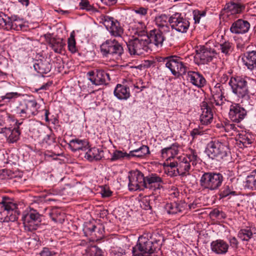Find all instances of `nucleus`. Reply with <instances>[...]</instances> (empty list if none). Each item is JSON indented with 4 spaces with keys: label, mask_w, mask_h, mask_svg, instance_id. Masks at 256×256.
Segmentation results:
<instances>
[{
    "label": "nucleus",
    "mask_w": 256,
    "mask_h": 256,
    "mask_svg": "<svg viewBox=\"0 0 256 256\" xmlns=\"http://www.w3.org/2000/svg\"><path fill=\"white\" fill-rule=\"evenodd\" d=\"M229 84L232 92L240 98L247 99L249 94H254L256 92V81L254 80L247 82L240 76L231 78Z\"/></svg>",
    "instance_id": "nucleus-1"
},
{
    "label": "nucleus",
    "mask_w": 256,
    "mask_h": 256,
    "mask_svg": "<svg viewBox=\"0 0 256 256\" xmlns=\"http://www.w3.org/2000/svg\"><path fill=\"white\" fill-rule=\"evenodd\" d=\"M162 245L160 239L150 237L140 236L136 244L132 248L133 256H150Z\"/></svg>",
    "instance_id": "nucleus-2"
},
{
    "label": "nucleus",
    "mask_w": 256,
    "mask_h": 256,
    "mask_svg": "<svg viewBox=\"0 0 256 256\" xmlns=\"http://www.w3.org/2000/svg\"><path fill=\"white\" fill-rule=\"evenodd\" d=\"M22 220L24 230L32 232L38 228L42 221V216L36 210L30 208L23 212Z\"/></svg>",
    "instance_id": "nucleus-3"
},
{
    "label": "nucleus",
    "mask_w": 256,
    "mask_h": 256,
    "mask_svg": "<svg viewBox=\"0 0 256 256\" xmlns=\"http://www.w3.org/2000/svg\"><path fill=\"white\" fill-rule=\"evenodd\" d=\"M20 214L17 205L10 202L0 203V221L2 222H15Z\"/></svg>",
    "instance_id": "nucleus-4"
},
{
    "label": "nucleus",
    "mask_w": 256,
    "mask_h": 256,
    "mask_svg": "<svg viewBox=\"0 0 256 256\" xmlns=\"http://www.w3.org/2000/svg\"><path fill=\"white\" fill-rule=\"evenodd\" d=\"M128 51L131 56H136L144 54L152 51L150 46L145 38H134L126 42Z\"/></svg>",
    "instance_id": "nucleus-5"
},
{
    "label": "nucleus",
    "mask_w": 256,
    "mask_h": 256,
    "mask_svg": "<svg viewBox=\"0 0 256 256\" xmlns=\"http://www.w3.org/2000/svg\"><path fill=\"white\" fill-rule=\"evenodd\" d=\"M224 180L220 173L214 172H204L200 178V186L206 189L215 190L218 188Z\"/></svg>",
    "instance_id": "nucleus-6"
},
{
    "label": "nucleus",
    "mask_w": 256,
    "mask_h": 256,
    "mask_svg": "<svg viewBox=\"0 0 256 256\" xmlns=\"http://www.w3.org/2000/svg\"><path fill=\"white\" fill-rule=\"evenodd\" d=\"M208 156L212 158L218 160L226 159L230 153V150L226 142L218 140H212L208 144Z\"/></svg>",
    "instance_id": "nucleus-7"
},
{
    "label": "nucleus",
    "mask_w": 256,
    "mask_h": 256,
    "mask_svg": "<svg viewBox=\"0 0 256 256\" xmlns=\"http://www.w3.org/2000/svg\"><path fill=\"white\" fill-rule=\"evenodd\" d=\"M40 106L35 99L25 100L16 108V113L21 117L30 118L36 115Z\"/></svg>",
    "instance_id": "nucleus-8"
},
{
    "label": "nucleus",
    "mask_w": 256,
    "mask_h": 256,
    "mask_svg": "<svg viewBox=\"0 0 256 256\" xmlns=\"http://www.w3.org/2000/svg\"><path fill=\"white\" fill-rule=\"evenodd\" d=\"M100 50L103 56H112L116 58L122 54L124 50L122 45L116 40H108L100 46Z\"/></svg>",
    "instance_id": "nucleus-9"
},
{
    "label": "nucleus",
    "mask_w": 256,
    "mask_h": 256,
    "mask_svg": "<svg viewBox=\"0 0 256 256\" xmlns=\"http://www.w3.org/2000/svg\"><path fill=\"white\" fill-rule=\"evenodd\" d=\"M196 54L194 57V62L198 65L204 64L212 61L216 52L214 50L204 46H196Z\"/></svg>",
    "instance_id": "nucleus-10"
},
{
    "label": "nucleus",
    "mask_w": 256,
    "mask_h": 256,
    "mask_svg": "<svg viewBox=\"0 0 256 256\" xmlns=\"http://www.w3.org/2000/svg\"><path fill=\"white\" fill-rule=\"evenodd\" d=\"M164 62L174 76H178L186 74V68L184 66L180 57L176 56L166 57L164 58Z\"/></svg>",
    "instance_id": "nucleus-11"
},
{
    "label": "nucleus",
    "mask_w": 256,
    "mask_h": 256,
    "mask_svg": "<svg viewBox=\"0 0 256 256\" xmlns=\"http://www.w3.org/2000/svg\"><path fill=\"white\" fill-rule=\"evenodd\" d=\"M169 24L172 29L184 32L190 26V22L183 18L180 13L176 12L172 14L168 19Z\"/></svg>",
    "instance_id": "nucleus-12"
},
{
    "label": "nucleus",
    "mask_w": 256,
    "mask_h": 256,
    "mask_svg": "<svg viewBox=\"0 0 256 256\" xmlns=\"http://www.w3.org/2000/svg\"><path fill=\"white\" fill-rule=\"evenodd\" d=\"M87 76L88 80L96 86L106 85L110 80L109 74L100 69L89 71Z\"/></svg>",
    "instance_id": "nucleus-13"
},
{
    "label": "nucleus",
    "mask_w": 256,
    "mask_h": 256,
    "mask_svg": "<svg viewBox=\"0 0 256 256\" xmlns=\"http://www.w3.org/2000/svg\"><path fill=\"white\" fill-rule=\"evenodd\" d=\"M128 186L130 190L135 191L144 189L145 176L140 171L136 170L131 173L128 176Z\"/></svg>",
    "instance_id": "nucleus-14"
},
{
    "label": "nucleus",
    "mask_w": 256,
    "mask_h": 256,
    "mask_svg": "<svg viewBox=\"0 0 256 256\" xmlns=\"http://www.w3.org/2000/svg\"><path fill=\"white\" fill-rule=\"evenodd\" d=\"M178 160V168L176 171L174 170V172L170 174L171 176H176L177 174L184 176L190 175L189 170L190 168V162H191L190 156H181L177 157Z\"/></svg>",
    "instance_id": "nucleus-15"
},
{
    "label": "nucleus",
    "mask_w": 256,
    "mask_h": 256,
    "mask_svg": "<svg viewBox=\"0 0 256 256\" xmlns=\"http://www.w3.org/2000/svg\"><path fill=\"white\" fill-rule=\"evenodd\" d=\"M144 184V188L156 190L160 189L164 183L161 177L156 174L152 173L145 176Z\"/></svg>",
    "instance_id": "nucleus-16"
},
{
    "label": "nucleus",
    "mask_w": 256,
    "mask_h": 256,
    "mask_svg": "<svg viewBox=\"0 0 256 256\" xmlns=\"http://www.w3.org/2000/svg\"><path fill=\"white\" fill-rule=\"evenodd\" d=\"M228 114L232 122L238 123L246 116L247 112L239 104H234L230 106Z\"/></svg>",
    "instance_id": "nucleus-17"
},
{
    "label": "nucleus",
    "mask_w": 256,
    "mask_h": 256,
    "mask_svg": "<svg viewBox=\"0 0 256 256\" xmlns=\"http://www.w3.org/2000/svg\"><path fill=\"white\" fill-rule=\"evenodd\" d=\"M163 33L162 30L154 29L151 30L147 36H144V38L148 41L149 46H150L151 44H154L158 48L162 47L165 40Z\"/></svg>",
    "instance_id": "nucleus-18"
},
{
    "label": "nucleus",
    "mask_w": 256,
    "mask_h": 256,
    "mask_svg": "<svg viewBox=\"0 0 256 256\" xmlns=\"http://www.w3.org/2000/svg\"><path fill=\"white\" fill-rule=\"evenodd\" d=\"M200 108L202 110L200 118L201 124L206 126L210 124L213 120V113L211 108L206 102L200 103Z\"/></svg>",
    "instance_id": "nucleus-19"
},
{
    "label": "nucleus",
    "mask_w": 256,
    "mask_h": 256,
    "mask_svg": "<svg viewBox=\"0 0 256 256\" xmlns=\"http://www.w3.org/2000/svg\"><path fill=\"white\" fill-rule=\"evenodd\" d=\"M250 27V24L247 20L238 19L232 24L230 31L234 34H244L248 31Z\"/></svg>",
    "instance_id": "nucleus-20"
},
{
    "label": "nucleus",
    "mask_w": 256,
    "mask_h": 256,
    "mask_svg": "<svg viewBox=\"0 0 256 256\" xmlns=\"http://www.w3.org/2000/svg\"><path fill=\"white\" fill-rule=\"evenodd\" d=\"M0 134H3L9 143L16 142L20 138V132L18 128H0Z\"/></svg>",
    "instance_id": "nucleus-21"
},
{
    "label": "nucleus",
    "mask_w": 256,
    "mask_h": 256,
    "mask_svg": "<svg viewBox=\"0 0 256 256\" xmlns=\"http://www.w3.org/2000/svg\"><path fill=\"white\" fill-rule=\"evenodd\" d=\"M245 8L244 4L231 0L225 4L224 10L226 13L230 14H236L242 13L244 10Z\"/></svg>",
    "instance_id": "nucleus-22"
},
{
    "label": "nucleus",
    "mask_w": 256,
    "mask_h": 256,
    "mask_svg": "<svg viewBox=\"0 0 256 256\" xmlns=\"http://www.w3.org/2000/svg\"><path fill=\"white\" fill-rule=\"evenodd\" d=\"M212 252L218 254H226L228 250L229 245L222 240L212 241L210 244Z\"/></svg>",
    "instance_id": "nucleus-23"
},
{
    "label": "nucleus",
    "mask_w": 256,
    "mask_h": 256,
    "mask_svg": "<svg viewBox=\"0 0 256 256\" xmlns=\"http://www.w3.org/2000/svg\"><path fill=\"white\" fill-rule=\"evenodd\" d=\"M169 18L165 14H162L156 16L154 22L158 28V30H162L164 34H166L170 31L168 22Z\"/></svg>",
    "instance_id": "nucleus-24"
},
{
    "label": "nucleus",
    "mask_w": 256,
    "mask_h": 256,
    "mask_svg": "<svg viewBox=\"0 0 256 256\" xmlns=\"http://www.w3.org/2000/svg\"><path fill=\"white\" fill-rule=\"evenodd\" d=\"M33 66L35 70L40 74H48L52 68L50 62L46 58L35 60Z\"/></svg>",
    "instance_id": "nucleus-25"
},
{
    "label": "nucleus",
    "mask_w": 256,
    "mask_h": 256,
    "mask_svg": "<svg viewBox=\"0 0 256 256\" xmlns=\"http://www.w3.org/2000/svg\"><path fill=\"white\" fill-rule=\"evenodd\" d=\"M244 64L250 70L256 68V50L247 52L242 58Z\"/></svg>",
    "instance_id": "nucleus-26"
},
{
    "label": "nucleus",
    "mask_w": 256,
    "mask_h": 256,
    "mask_svg": "<svg viewBox=\"0 0 256 256\" xmlns=\"http://www.w3.org/2000/svg\"><path fill=\"white\" fill-rule=\"evenodd\" d=\"M88 144V141L86 140L76 138L70 140L68 147L72 152L85 151L89 148Z\"/></svg>",
    "instance_id": "nucleus-27"
},
{
    "label": "nucleus",
    "mask_w": 256,
    "mask_h": 256,
    "mask_svg": "<svg viewBox=\"0 0 256 256\" xmlns=\"http://www.w3.org/2000/svg\"><path fill=\"white\" fill-rule=\"evenodd\" d=\"M178 152V146L176 144H174L170 146L164 148L161 150L162 157L166 161L170 160L171 158H175Z\"/></svg>",
    "instance_id": "nucleus-28"
},
{
    "label": "nucleus",
    "mask_w": 256,
    "mask_h": 256,
    "mask_svg": "<svg viewBox=\"0 0 256 256\" xmlns=\"http://www.w3.org/2000/svg\"><path fill=\"white\" fill-rule=\"evenodd\" d=\"M114 95L119 100H127L130 96V88L121 84H118L114 92Z\"/></svg>",
    "instance_id": "nucleus-29"
},
{
    "label": "nucleus",
    "mask_w": 256,
    "mask_h": 256,
    "mask_svg": "<svg viewBox=\"0 0 256 256\" xmlns=\"http://www.w3.org/2000/svg\"><path fill=\"white\" fill-rule=\"evenodd\" d=\"M49 46L58 54H60L66 44L63 40L60 38H50L47 39Z\"/></svg>",
    "instance_id": "nucleus-30"
},
{
    "label": "nucleus",
    "mask_w": 256,
    "mask_h": 256,
    "mask_svg": "<svg viewBox=\"0 0 256 256\" xmlns=\"http://www.w3.org/2000/svg\"><path fill=\"white\" fill-rule=\"evenodd\" d=\"M102 157H104L103 151L96 148H90L84 156V158L90 162L100 160Z\"/></svg>",
    "instance_id": "nucleus-31"
},
{
    "label": "nucleus",
    "mask_w": 256,
    "mask_h": 256,
    "mask_svg": "<svg viewBox=\"0 0 256 256\" xmlns=\"http://www.w3.org/2000/svg\"><path fill=\"white\" fill-rule=\"evenodd\" d=\"M150 154L149 148L146 145H142L139 148L131 150L129 152L130 158L132 157L142 158Z\"/></svg>",
    "instance_id": "nucleus-32"
},
{
    "label": "nucleus",
    "mask_w": 256,
    "mask_h": 256,
    "mask_svg": "<svg viewBox=\"0 0 256 256\" xmlns=\"http://www.w3.org/2000/svg\"><path fill=\"white\" fill-rule=\"evenodd\" d=\"M254 233L250 226L241 228L238 233V237L243 242H248L253 238Z\"/></svg>",
    "instance_id": "nucleus-33"
},
{
    "label": "nucleus",
    "mask_w": 256,
    "mask_h": 256,
    "mask_svg": "<svg viewBox=\"0 0 256 256\" xmlns=\"http://www.w3.org/2000/svg\"><path fill=\"white\" fill-rule=\"evenodd\" d=\"M98 20L100 23L104 24L108 32L114 26L115 22L117 20L113 17L104 14L99 16Z\"/></svg>",
    "instance_id": "nucleus-34"
},
{
    "label": "nucleus",
    "mask_w": 256,
    "mask_h": 256,
    "mask_svg": "<svg viewBox=\"0 0 256 256\" xmlns=\"http://www.w3.org/2000/svg\"><path fill=\"white\" fill-rule=\"evenodd\" d=\"M98 20L100 23L104 24L108 32L114 26L115 22L117 20L113 17L104 14L99 16Z\"/></svg>",
    "instance_id": "nucleus-35"
},
{
    "label": "nucleus",
    "mask_w": 256,
    "mask_h": 256,
    "mask_svg": "<svg viewBox=\"0 0 256 256\" xmlns=\"http://www.w3.org/2000/svg\"><path fill=\"white\" fill-rule=\"evenodd\" d=\"M25 26L22 21L20 19H14L12 20L10 18L7 24L6 30H21Z\"/></svg>",
    "instance_id": "nucleus-36"
},
{
    "label": "nucleus",
    "mask_w": 256,
    "mask_h": 256,
    "mask_svg": "<svg viewBox=\"0 0 256 256\" xmlns=\"http://www.w3.org/2000/svg\"><path fill=\"white\" fill-rule=\"evenodd\" d=\"M236 141L239 142L240 145L242 144L244 147H248L253 142L254 139L250 134H240L237 138Z\"/></svg>",
    "instance_id": "nucleus-37"
},
{
    "label": "nucleus",
    "mask_w": 256,
    "mask_h": 256,
    "mask_svg": "<svg viewBox=\"0 0 256 256\" xmlns=\"http://www.w3.org/2000/svg\"><path fill=\"white\" fill-rule=\"evenodd\" d=\"M48 215L52 220L56 222H62L64 220V214L56 208H52L48 212Z\"/></svg>",
    "instance_id": "nucleus-38"
},
{
    "label": "nucleus",
    "mask_w": 256,
    "mask_h": 256,
    "mask_svg": "<svg viewBox=\"0 0 256 256\" xmlns=\"http://www.w3.org/2000/svg\"><path fill=\"white\" fill-rule=\"evenodd\" d=\"M182 206L176 202L168 203L165 206V210L168 214H176L182 212Z\"/></svg>",
    "instance_id": "nucleus-39"
},
{
    "label": "nucleus",
    "mask_w": 256,
    "mask_h": 256,
    "mask_svg": "<svg viewBox=\"0 0 256 256\" xmlns=\"http://www.w3.org/2000/svg\"><path fill=\"white\" fill-rule=\"evenodd\" d=\"M206 84V80L202 74L198 72H193V85L201 88Z\"/></svg>",
    "instance_id": "nucleus-40"
},
{
    "label": "nucleus",
    "mask_w": 256,
    "mask_h": 256,
    "mask_svg": "<svg viewBox=\"0 0 256 256\" xmlns=\"http://www.w3.org/2000/svg\"><path fill=\"white\" fill-rule=\"evenodd\" d=\"M229 195H237L236 192L234 190L232 183L225 184L220 191V196L221 198H225Z\"/></svg>",
    "instance_id": "nucleus-41"
},
{
    "label": "nucleus",
    "mask_w": 256,
    "mask_h": 256,
    "mask_svg": "<svg viewBox=\"0 0 256 256\" xmlns=\"http://www.w3.org/2000/svg\"><path fill=\"white\" fill-rule=\"evenodd\" d=\"M134 34L138 36V38H144L145 36H147L148 32L146 30V26L142 22H138V24L135 26V31Z\"/></svg>",
    "instance_id": "nucleus-42"
},
{
    "label": "nucleus",
    "mask_w": 256,
    "mask_h": 256,
    "mask_svg": "<svg viewBox=\"0 0 256 256\" xmlns=\"http://www.w3.org/2000/svg\"><path fill=\"white\" fill-rule=\"evenodd\" d=\"M114 26L109 32L111 36L114 37H121L124 34V28L120 22L117 20L114 24Z\"/></svg>",
    "instance_id": "nucleus-43"
},
{
    "label": "nucleus",
    "mask_w": 256,
    "mask_h": 256,
    "mask_svg": "<svg viewBox=\"0 0 256 256\" xmlns=\"http://www.w3.org/2000/svg\"><path fill=\"white\" fill-rule=\"evenodd\" d=\"M204 92L202 88H198V90L193 89V102L196 104H200L204 101Z\"/></svg>",
    "instance_id": "nucleus-44"
},
{
    "label": "nucleus",
    "mask_w": 256,
    "mask_h": 256,
    "mask_svg": "<svg viewBox=\"0 0 256 256\" xmlns=\"http://www.w3.org/2000/svg\"><path fill=\"white\" fill-rule=\"evenodd\" d=\"M221 52L226 56H230L234 50V44L229 41H226L220 45Z\"/></svg>",
    "instance_id": "nucleus-45"
},
{
    "label": "nucleus",
    "mask_w": 256,
    "mask_h": 256,
    "mask_svg": "<svg viewBox=\"0 0 256 256\" xmlns=\"http://www.w3.org/2000/svg\"><path fill=\"white\" fill-rule=\"evenodd\" d=\"M256 186V172L254 170L250 175L246 177L245 182V186L248 188L252 189Z\"/></svg>",
    "instance_id": "nucleus-46"
},
{
    "label": "nucleus",
    "mask_w": 256,
    "mask_h": 256,
    "mask_svg": "<svg viewBox=\"0 0 256 256\" xmlns=\"http://www.w3.org/2000/svg\"><path fill=\"white\" fill-rule=\"evenodd\" d=\"M96 228V225L90 222H87L84 225L83 232L86 236H92Z\"/></svg>",
    "instance_id": "nucleus-47"
},
{
    "label": "nucleus",
    "mask_w": 256,
    "mask_h": 256,
    "mask_svg": "<svg viewBox=\"0 0 256 256\" xmlns=\"http://www.w3.org/2000/svg\"><path fill=\"white\" fill-rule=\"evenodd\" d=\"M126 158L128 160H130L129 153L126 152H123L121 150H115L112 156L111 161H116L118 160H120Z\"/></svg>",
    "instance_id": "nucleus-48"
},
{
    "label": "nucleus",
    "mask_w": 256,
    "mask_h": 256,
    "mask_svg": "<svg viewBox=\"0 0 256 256\" xmlns=\"http://www.w3.org/2000/svg\"><path fill=\"white\" fill-rule=\"evenodd\" d=\"M212 97L215 96H222L224 94V88L220 83H217L212 88H210Z\"/></svg>",
    "instance_id": "nucleus-49"
},
{
    "label": "nucleus",
    "mask_w": 256,
    "mask_h": 256,
    "mask_svg": "<svg viewBox=\"0 0 256 256\" xmlns=\"http://www.w3.org/2000/svg\"><path fill=\"white\" fill-rule=\"evenodd\" d=\"M68 50L72 54L76 53L77 52L76 48V42L74 36L71 34L70 38H68Z\"/></svg>",
    "instance_id": "nucleus-50"
},
{
    "label": "nucleus",
    "mask_w": 256,
    "mask_h": 256,
    "mask_svg": "<svg viewBox=\"0 0 256 256\" xmlns=\"http://www.w3.org/2000/svg\"><path fill=\"white\" fill-rule=\"evenodd\" d=\"M80 9L85 10L88 12H94V8L92 6L88 0H82L79 4Z\"/></svg>",
    "instance_id": "nucleus-51"
},
{
    "label": "nucleus",
    "mask_w": 256,
    "mask_h": 256,
    "mask_svg": "<svg viewBox=\"0 0 256 256\" xmlns=\"http://www.w3.org/2000/svg\"><path fill=\"white\" fill-rule=\"evenodd\" d=\"M206 14V11H200L198 10H193V19L194 20V24H199L200 19L202 17L204 16Z\"/></svg>",
    "instance_id": "nucleus-52"
},
{
    "label": "nucleus",
    "mask_w": 256,
    "mask_h": 256,
    "mask_svg": "<svg viewBox=\"0 0 256 256\" xmlns=\"http://www.w3.org/2000/svg\"><path fill=\"white\" fill-rule=\"evenodd\" d=\"M21 96V94L17 92H8L4 96H0L2 100H8L10 101L11 100L15 99Z\"/></svg>",
    "instance_id": "nucleus-53"
},
{
    "label": "nucleus",
    "mask_w": 256,
    "mask_h": 256,
    "mask_svg": "<svg viewBox=\"0 0 256 256\" xmlns=\"http://www.w3.org/2000/svg\"><path fill=\"white\" fill-rule=\"evenodd\" d=\"M10 18L2 12L0 13V28L6 30Z\"/></svg>",
    "instance_id": "nucleus-54"
},
{
    "label": "nucleus",
    "mask_w": 256,
    "mask_h": 256,
    "mask_svg": "<svg viewBox=\"0 0 256 256\" xmlns=\"http://www.w3.org/2000/svg\"><path fill=\"white\" fill-rule=\"evenodd\" d=\"M112 256H126V250L120 247L114 248L111 251Z\"/></svg>",
    "instance_id": "nucleus-55"
},
{
    "label": "nucleus",
    "mask_w": 256,
    "mask_h": 256,
    "mask_svg": "<svg viewBox=\"0 0 256 256\" xmlns=\"http://www.w3.org/2000/svg\"><path fill=\"white\" fill-rule=\"evenodd\" d=\"M225 214L222 210H220L218 208H214L212 211L210 212V216L211 218H225Z\"/></svg>",
    "instance_id": "nucleus-56"
},
{
    "label": "nucleus",
    "mask_w": 256,
    "mask_h": 256,
    "mask_svg": "<svg viewBox=\"0 0 256 256\" xmlns=\"http://www.w3.org/2000/svg\"><path fill=\"white\" fill-rule=\"evenodd\" d=\"M90 252V256H104L102 250L96 246H91Z\"/></svg>",
    "instance_id": "nucleus-57"
},
{
    "label": "nucleus",
    "mask_w": 256,
    "mask_h": 256,
    "mask_svg": "<svg viewBox=\"0 0 256 256\" xmlns=\"http://www.w3.org/2000/svg\"><path fill=\"white\" fill-rule=\"evenodd\" d=\"M148 8H144V7H140L138 8H137L134 9V12L136 14H138L140 16L141 18H146V16L148 14Z\"/></svg>",
    "instance_id": "nucleus-58"
},
{
    "label": "nucleus",
    "mask_w": 256,
    "mask_h": 256,
    "mask_svg": "<svg viewBox=\"0 0 256 256\" xmlns=\"http://www.w3.org/2000/svg\"><path fill=\"white\" fill-rule=\"evenodd\" d=\"M56 253L52 252L50 249L47 247H44L42 250L38 254V256H52L54 255Z\"/></svg>",
    "instance_id": "nucleus-59"
},
{
    "label": "nucleus",
    "mask_w": 256,
    "mask_h": 256,
    "mask_svg": "<svg viewBox=\"0 0 256 256\" xmlns=\"http://www.w3.org/2000/svg\"><path fill=\"white\" fill-rule=\"evenodd\" d=\"M213 99L214 100V103L216 106H220L223 104L224 103V94H222V95L220 96H213Z\"/></svg>",
    "instance_id": "nucleus-60"
},
{
    "label": "nucleus",
    "mask_w": 256,
    "mask_h": 256,
    "mask_svg": "<svg viewBox=\"0 0 256 256\" xmlns=\"http://www.w3.org/2000/svg\"><path fill=\"white\" fill-rule=\"evenodd\" d=\"M223 126L226 132H229L232 130H233L234 131L237 130V127L234 124L226 122Z\"/></svg>",
    "instance_id": "nucleus-61"
},
{
    "label": "nucleus",
    "mask_w": 256,
    "mask_h": 256,
    "mask_svg": "<svg viewBox=\"0 0 256 256\" xmlns=\"http://www.w3.org/2000/svg\"><path fill=\"white\" fill-rule=\"evenodd\" d=\"M203 128L200 126H198V128H193V139L196 135H201L204 134V130L202 129Z\"/></svg>",
    "instance_id": "nucleus-62"
},
{
    "label": "nucleus",
    "mask_w": 256,
    "mask_h": 256,
    "mask_svg": "<svg viewBox=\"0 0 256 256\" xmlns=\"http://www.w3.org/2000/svg\"><path fill=\"white\" fill-rule=\"evenodd\" d=\"M230 245L232 247L234 248H238V242L236 237L233 236L230 239Z\"/></svg>",
    "instance_id": "nucleus-63"
},
{
    "label": "nucleus",
    "mask_w": 256,
    "mask_h": 256,
    "mask_svg": "<svg viewBox=\"0 0 256 256\" xmlns=\"http://www.w3.org/2000/svg\"><path fill=\"white\" fill-rule=\"evenodd\" d=\"M193 166L196 165L197 163H200L202 162L201 159L196 154V152L193 150Z\"/></svg>",
    "instance_id": "nucleus-64"
}]
</instances>
